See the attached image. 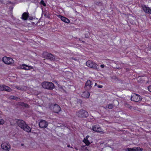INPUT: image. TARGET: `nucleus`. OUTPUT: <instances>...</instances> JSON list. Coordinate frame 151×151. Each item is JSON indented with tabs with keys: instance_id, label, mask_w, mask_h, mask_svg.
<instances>
[{
	"instance_id": "obj_14",
	"label": "nucleus",
	"mask_w": 151,
	"mask_h": 151,
	"mask_svg": "<svg viewBox=\"0 0 151 151\" xmlns=\"http://www.w3.org/2000/svg\"><path fill=\"white\" fill-rule=\"evenodd\" d=\"M29 17V14L28 12H24L22 15L21 19L24 20H26Z\"/></svg>"
},
{
	"instance_id": "obj_26",
	"label": "nucleus",
	"mask_w": 151,
	"mask_h": 151,
	"mask_svg": "<svg viewBox=\"0 0 151 151\" xmlns=\"http://www.w3.org/2000/svg\"><path fill=\"white\" fill-rule=\"evenodd\" d=\"M111 78L115 81H119V80L118 78L115 76H113L111 77Z\"/></svg>"
},
{
	"instance_id": "obj_8",
	"label": "nucleus",
	"mask_w": 151,
	"mask_h": 151,
	"mask_svg": "<svg viewBox=\"0 0 151 151\" xmlns=\"http://www.w3.org/2000/svg\"><path fill=\"white\" fill-rule=\"evenodd\" d=\"M2 149L4 150L9 151L11 148V146L6 142H3L1 145Z\"/></svg>"
},
{
	"instance_id": "obj_37",
	"label": "nucleus",
	"mask_w": 151,
	"mask_h": 151,
	"mask_svg": "<svg viewBox=\"0 0 151 151\" xmlns=\"http://www.w3.org/2000/svg\"><path fill=\"white\" fill-rule=\"evenodd\" d=\"M0 3L3 4L4 1L2 0H0Z\"/></svg>"
},
{
	"instance_id": "obj_5",
	"label": "nucleus",
	"mask_w": 151,
	"mask_h": 151,
	"mask_svg": "<svg viewBox=\"0 0 151 151\" xmlns=\"http://www.w3.org/2000/svg\"><path fill=\"white\" fill-rule=\"evenodd\" d=\"M3 61L6 64L9 65H12L14 63L13 59L10 57H4L2 58Z\"/></svg>"
},
{
	"instance_id": "obj_15",
	"label": "nucleus",
	"mask_w": 151,
	"mask_h": 151,
	"mask_svg": "<svg viewBox=\"0 0 151 151\" xmlns=\"http://www.w3.org/2000/svg\"><path fill=\"white\" fill-rule=\"evenodd\" d=\"M21 68L22 69H24L26 70H29L33 68L32 67L28 66L25 65V64H23L21 66Z\"/></svg>"
},
{
	"instance_id": "obj_21",
	"label": "nucleus",
	"mask_w": 151,
	"mask_h": 151,
	"mask_svg": "<svg viewBox=\"0 0 151 151\" xmlns=\"http://www.w3.org/2000/svg\"><path fill=\"white\" fill-rule=\"evenodd\" d=\"M81 149L84 151H90L91 150L90 148L88 146L87 147L85 145L83 146L82 147Z\"/></svg>"
},
{
	"instance_id": "obj_10",
	"label": "nucleus",
	"mask_w": 151,
	"mask_h": 151,
	"mask_svg": "<svg viewBox=\"0 0 151 151\" xmlns=\"http://www.w3.org/2000/svg\"><path fill=\"white\" fill-rule=\"evenodd\" d=\"M48 126V123L45 120H41L39 124V126L41 128H46Z\"/></svg>"
},
{
	"instance_id": "obj_16",
	"label": "nucleus",
	"mask_w": 151,
	"mask_h": 151,
	"mask_svg": "<svg viewBox=\"0 0 151 151\" xmlns=\"http://www.w3.org/2000/svg\"><path fill=\"white\" fill-rule=\"evenodd\" d=\"M59 17L62 21L65 23H68L70 22V21L69 19L65 17L61 16L60 15L59 16Z\"/></svg>"
},
{
	"instance_id": "obj_29",
	"label": "nucleus",
	"mask_w": 151,
	"mask_h": 151,
	"mask_svg": "<svg viewBox=\"0 0 151 151\" xmlns=\"http://www.w3.org/2000/svg\"><path fill=\"white\" fill-rule=\"evenodd\" d=\"M113 107L112 104H109L108 105V108L109 109H112Z\"/></svg>"
},
{
	"instance_id": "obj_18",
	"label": "nucleus",
	"mask_w": 151,
	"mask_h": 151,
	"mask_svg": "<svg viewBox=\"0 0 151 151\" xmlns=\"http://www.w3.org/2000/svg\"><path fill=\"white\" fill-rule=\"evenodd\" d=\"M81 96L83 98H88L89 97L90 93L88 91L84 92L81 95Z\"/></svg>"
},
{
	"instance_id": "obj_34",
	"label": "nucleus",
	"mask_w": 151,
	"mask_h": 151,
	"mask_svg": "<svg viewBox=\"0 0 151 151\" xmlns=\"http://www.w3.org/2000/svg\"><path fill=\"white\" fill-rule=\"evenodd\" d=\"M148 90L150 92H151V86L148 87Z\"/></svg>"
},
{
	"instance_id": "obj_35",
	"label": "nucleus",
	"mask_w": 151,
	"mask_h": 151,
	"mask_svg": "<svg viewBox=\"0 0 151 151\" xmlns=\"http://www.w3.org/2000/svg\"><path fill=\"white\" fill-rule=\"evenodd\" d=\"M98 87L99 88H102L103 86H102L101 85H99L98 86Z\"/></svg>"
},
{
	"instance_id": "obj_31",
	"label": "nucleus",
	"mask_w": 151,
	"mask_h": 151,
	"mask_svg": "<svg viewBox=\"0 0 151 151\" xmlns=\"http://www.w3.org/2000/svg\"><path fill=\"white\" fill-rule=\"evenodd\" d=\"M95 4L97 5H101V3L100 2H95Z\"/></svg>"
},
{
	"instance_id": "obj_4",
	"label": "nucleus",
	"mask_w": 151,
	"mask_h": 151,
	"mask_svg": "<svg viewBox=\"0 0 151 151\" xmlns=\"http://www.w3.org/2000/svg\"><path fill=\"white\" fill-rule=\"evenodd\" d=\"M142 98L139 95L132 93L131 95V99L135 102H138L142 100Z\"/></svg>"
},
{
	"instance_id": "obj_6",
	"label": "nucleus",
	"mask_w": 151,
	"mask_h": 151,
	"mask_svg": "<svg viewBox=\"0 0 151 151\" xmlns=\"http://www.w3.org/2000/svg\"><path fill=\"white\" fill-rule=\"evenodd\" d=\"M43 56L45 58L49 59L50 60H53L55 59L54 56L51 54L46 52H44L43 53Z\"/></svg>"
},
{
	"instance_id": "obj_25",
	"label": "nucleus",
	"mask_w": 151,
	"mask_h": 151,
	"mask_svg": "<svg viewBox=\"0 0 151 151\" xmlns=\"http://www.w3.org/2000/svg\"><path fill=\"white\" fill-rule=\"evenodd\" d=\"M135 149L134 148H127L126 150L125 151H135Z\"/></svg>"
},
{
	"instance_id": "obj_17",
	"label": "nucleus",
	"mask_w": 151,
	"mask_h": 151,
	"mask_svg": "<svg viewBox=\"0 0 151 151\" xmlns=\"http://www.w3.org/2000/svg\"><path fill=\"white\" fill-rule=\"evenodd\" d=\"M22 129L28 132H30L31 130V128L28 126L26 124V125H25L24 127V129Z\"/></svg>"
},
{
	"instance_id": "obj_19",
	"label": "nucleus",
	"mask_w": 151,
	"mask_h": 151,
	"mask_svg": "<svg viewBox=\"0 0 151 151\" xmlns=\"http://www.w3.org/2000/svg\"><path fill=\"white\" fill-rule=\"evenodd\" d=\"M18 104L19 106H23L27 108H29V106L28 104L26 103H24L23 102H19L18 103Z\"/></svg>"
},
{
	"instance_id": "obj_36",
	"label": "nucleus",
	"mask_w": 151,
	"mask_h": 151,
	"mask_svg": "<svg viewBox=\"0 0 151 151\" xmlns=\"http://www.w3.org/2000/svg\"><path fill=\"white\" fill-rule=\"evenodd\" d=\"M89 137V136L87 135L86 136L85 138H84V139H88V137Z\"/></svg>"
},
{
	"instance_id": "obj_42",
	"label": "nucleus",
	"mask_w": 151,
	"mask_h": 151,
	"mask_svg": "<svg viewBox=\"0 0 151 151\" xmlns=\"http://www.w3.org/2000/svg\"><path fill=\"white\" fill-rule=\"evenodd\" d=\"M68 147H70V145H68Z\"/></svg>"
},
{
	"instance_id": "obj_20",
	"label": "nucleus",
	"mask_w": 151,
	"mask_h": 151,
	"mask_svg": "<svg viewBox=\"0 0 151 151\" xmlns=\"http://www.w3.org/2000/svg\"><path fill=\"white\" fill-rule=\"evenodd\" d=\"M15 87L17 89L21 91H25L26 90L27 88L24 86H22L21 87L16 86Z\"/></svg>"
},
{
	"instance_id": "obj_2",
	"label": "nucleus",
	"mask_w": 151,
	"mask_h": 151,
	"mask_svg": "<svg viewBox=\"0 0 151 151\" xmlns=\"http://www.w3.org/2000/svg\"><path fill=\"white\" fill-rule=\"evenodd\" d=\"M76 115L80 118H86L88 116V112L84 109H80L76 113Z\"/></svg>"
},
{
	"instance_id": "obj_22",
	"label": "nucleus",
	"mask_w": 151,
	"mask_h": 151,
	"mask_svg": "<svg viewBox=\"0 0 151 151\" xmlns=\"http://www.w3.org/2000/svg\"><path fill=\"white\" fill-rule=\"evenodd\" d=\"M4 91H6L10 92L12 91V89L11 88L6 86H4Z\"/></svg>"
},
{
	"instance_id": "obj_1",
	"label": "nucleus",
	"mask_w": 151,
	"mask_h": 151,
	"mask_svg": "<svg viewBox=\"0 0 151 151\" xmlns=\"http://www.w3.org/2000/svg\"><path fill=\"white\" fill-rule=\"evenodd\" d=\"M42 86L43 88L51 90L55 87L54 84L52 82H43L42 83Z\"/></svg>"
},
{
	"instance_id": "obj_24",
	"label": "nucleus",
	"mask_w": 151,
	"mask_h": 151,
	"mask_svg": "<svg viewBox=\"0 0 151 151\" xmlns=\"http://www.w3.org/2000/svg\"><path fill=\"white\" fill-rule=\"evenodd\" d=\"M143 150V148H140L139 147H137L135 149V151H142Z\"/></svg>"
},
{
	"instance_id": "obj_40",
	"label": "nucleus",
	"mask_w": 151,
	"mask_h": 151,
	"mask_svg": "<svg viewBox=\"0 0 151 151\" xmlns=\"http://www.w3.org/2000/svg\"><path fill=\"white\" fill-rule=\"evenodd\" d=\"M97 84L96 83L95 84V86H96L97 85Z\"/></svg>"
},
{
	"instance_id": "obj_39",
	"label": "nucleus",
	"mask_w": 151,
	"mask_h": 151,
	"mask_svg": "<svg viewBox=\"0 0 151 151\" xmlns=\"http://www.w3.org/2000/svg\"><path fill=\"white\" fill-rule=\"evenodd\" d=\"M72 59H73V60H77V59H76V58H72Z\"/></svg>"
},
{
	"instance_id": "obj_9",
	"label": "nucleus",
	"mask_w": 151,
	"mask_h": 151,
	"mask_svg": "<svg viewBox=\"0 0 151 151\" xmlns=\"http://www.w3.org/2000/svg\"><path fill=\"white\" fill-rule=\"evenodd\" d=\"M17 125L21 129H23L24 128V127L26 125V123L23 120H17Z\"/></svg>"
},
{
	"instance_id": "obj_27",
	"label": "nucleus",
	"mask_w": 151,
	"mask_h": 151,
	"mask_svg": "<svg viewBox=\"0 0 151 151\" xmlns=\"http://www.w3.org/2000/svg\"><path fill=\"white\" fill-rule=\"evenodd\" d=\"M40 3L42 4L44 6H46V4L44 2V1L43 0H42L41 1Z\"/></svg>"
},
{
	"instance_id": "obj_38",
	"label": "nucleus",
	"mask_w": 151,
	"mask_h": 151,
	"mask_svg": "<svg viewBox=\"0 0 151 151\" xmlns=\"http://www.w3.org/2000/svg\"><path fill=\"white\" fill-rule=\"evenodd\" d=\"M100 66L101 68H103L104 67V65H101Z\"/></svg>"
},
{
	"instance_id": "obj_7",
	"label": "nucleus",
	"mask_w": 151,
	"mask_h": 151,
	"mask_svg": "<svg viewBox=\"0 0 151 151\" xmlns=\"http://www.w3.org/2000/svg\"><path fill=\"white\" fill-rule=\"evenodd\" d=\"M86 65L88 67L97 69V65L95 63L91 60H88L86 63Z\"/></svg>"
},
{
	"instance_id": "obj_32",
	"label": "nucleus",
	"mask_w": 151,
	"mask_h": 151,
	"mask_svg": "<svg viewBox=\"0 0 151 151\" xmlns=\"http://www.w3.org/2000/svg\"><path fill=\"white\" fill-rule=\"evenodd\" d=\"M10 98L11 99L15 100L16 99V98H17V97H15V96H12L10 97Z\"/></svg>"
},
{
	"instance_id": "obj_13",
	"label": "nucleus",
	"mask_w": 151,
	"mask_h": 151,
	"mask_svg": "<svg viewBox=\"0 0 151 151\" xmlns=\"http://www.w3.org/2000/svg\"><path fill=\"white\" fill-rule=\"evenodd\" d=\"M142 9L145 12L148 14H151V9L149 7L144 6H142Z\"/></svg>"
},
{
	"instance_id": "obj_11",
	"label": "nucleus",
	"mask_w": 151,
	"mask_h": 151,
	"mask_svg": "<svg viewBox=\"0 0 151 151\" xmlns=\"http://www.w3.org/2000/svg\"><path fill=\"white\" fill-rule=\"evenodd\" d=\"M92 129L94 131L99 132L101 134H104V132L101 130V128L99 126L97 125L94 126L92 128Z\"/></svg>"
},
{
	"instance_id": "obj_30",
	"label": "nucleus",
	"mask_w": 151,
	"mask_h": 151,
	"mask_svg": "<svg viewBox=\"0 0 151 151\" xmlns=\"http://www.w3.org/2000/svg\"><path fill=\"white\" fill-rule=\"evenodd\" d=\"M4 121L2 119H0V124H3L4 123Z\"/></svg>"
},
{
	"instance_id": "obj_23",
	"label": "nucleus",
	"mask_w": 151,
	"mask_h": 151,
	"mask_svg": "<svg viewBox=\"0 0 151 151\" xmlns=\"http://www.w3.org/2000/svg\"><path fill=\"white\" fill-rule=\"evenodd\" d=\"M83 141L86 144L87 146L88 145L90 144V142L88 139H84Z\"/></svg>"
},
{
	"instance_id": "obj_12",
	"label": "nucleus",
	"mask_w": 151,
	"mask_h": 151,
	"mask_svg": "<svg viewBox=\"0 0 151 151\" xmlns=\"http://www.w3.org/2000/svg\"><path fill=\"white\" fill-rule=\"evenodd\" d=\"M91 82L90 80H88L86 83L84 88L87 90H90L91 87Z\"/></svg>"
},
{
	"instance_id": "obj_3",
	"label": "nucleus",
	"mask_w": 151,
	"mask_h": 151,
	"mask_svg": "<svg viewBox=\"0 0 151 151\" xmlns=\"http://www.w3.org/2000/svg\"><path fill=\"white\" fill-rule=\"evenodd\" d=\"M50 107L51 110L56 113L58 114L59 112L61 111L60 107L57 104H51L50 106Z\"/></svg>"
},
{
	"instance_id": "obj_33",
	"label": "nucleus",
	"mask_w": 151,
	"mask_h": 151,
	"mask_svg": "<svg viewBox=\"0 0 151 151\" xmlns=\"http://www.w3.org/2000/svg\"><path fill=\"white\" fill-rule=\"evenodd\" d=\"M78 102L80 104H81L82 103V101L80 99H78Z\"/></svg>"
},
{
	"instance_id": "obj_28",
	"label": "nucleus",
	"mask_w": 151,
	"mask_h": 151,
	"mask_svg": "<svg viewBox=\"0 0 151 151\" xmlns=\"http://www.w3.org/2000/svg\"><path fill=\"white\" fill-rule=\"evenodd\" d=\"M4 86H1L0 85V90L1 91H4Z\"/></svg>"
},
{
	"instance_id": "obj_41",
	"label": "nucleus",
	"mask_w": 151,
	"mask_h": 151,
	"mask_svg": "<svg viewBox=\"0 0 151 151\" xmlns=\"http://www.w3.org/2000/svg\"><path fill=\"white\" fill-rule=\"evenodd\" d=\"M21 145H22V146H23L24 144H21Z\"/></svg>"
}]
</instances>
